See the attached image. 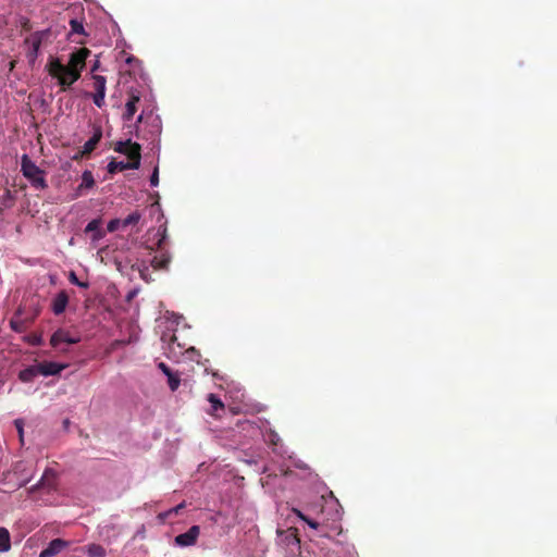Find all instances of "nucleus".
I'll use <instances>...</instances> for the list:
<instances>
[{"mask_svg":"<svg viewBox=\"0 0 557 557\" xmlns=\"http://www.w3.org/2000/svg\"><path fill=\"white\" fill-rule=\"evenodd\" d=\"M95 185L94 175L90 171L86 170L82 175V183L78 186V190L81 191L84 188H91Z\"/></svg>","mask_w":557,"mask_h":557,"instance_id":"b1692460","label":"nucleus"},{"mask_svg":"<svg viewBox=\"0 0 557 557\" xmlns=\"http://www.w3.org/2000/svg\"><path fill=\"white\" fill-rule=\"evenodd\" d=\"M87 553L90 557H104L106 556L104 548L98 544H90L87 547Z\"/></svg>","mask_w":557,"mask_h":557,"instance_id":"a878e982","label":"nucleus"},{"mask_svg":"<svg viewBox=\"0 0 557 557\" xmlns=\"http://www.w3.org/2000/svg\"><path fill=\"white\" fill-rule=\"evenodd\" d=\"M14 205V197L10 189H4L3 195L0 197V213L11 208Z\"/></svg>","mask_w":557,"mask_h":557,"instance_id":"412c9836","label":"nucleus"},{"mask_svg":"<svg viewBox=\"0 0 557 557\" xmlns=\"http://www.w3.org/2000/svg\"><path fill=\"white\" fill-rule=\"evenodd\" d=\"M50 34L49 29L41 30V32H35L32 34L28 38L25 39V44L30 46V49L27 53V58L30 62L35 61L38 57L40 46L42 44V40L47 38Z\"/></svg>","mask_w":557,"mask_h":557,"instance_id":"6e6552de","label":"nucleus"},{"mask_svg":"<svg viewBox=\"0 0 557 557\" xmlns=\"http://www.w3.org/2000/svg\"><path fill=\"white\" fill-rule=\"evenodd\" d=\"M99 67V62H96L91 67V73L96 72Z\"/></svg>","mask_w":557,"mask_h":557,"instance_id":"4c0bfd02","label":"nucleus"},{"mask_svg":"<svg viewBox=\"0 0 557 557\" xmlns=\"http://www.w3.org/2000/svg\"><path fill=\"white\" fill-rule=\"evenodd\" d=\"M166 239V228L162 231L161 237L157 243V249L160 251L150 260V265L153 270L168 271L171 263V255L164 249V243Z\"/></svg>","mask_w":557,"mask_h":557,"instance_id":"423d86ee","label":"nucleus"},{"mask_svg":"<svg viewBox=\"0 0 557 557\" xmlns=\"http://www.w3.org/2000/svg\"><path fill=\"white\" fill-rule=\"evenodd\" d=\"M69 281H70L72 284L77 285V286H79V287H83V288H87V287H88V283H86V282H81V281L77 278V276H76L75 272H73V271H71V272H70Z\"/></svg>","mask_w":557,"mask_h":557,"instance_id":"7c9ffc66","label":"nucleus"},{"mask_svg":"<svg viewBox=\"0 0 557 557\" xmlns=\"http://www.w3.org/2000/svg\"><path fill=\"white\" fill-rule=\"evenodd\" d=\"M293 512L302 521H305L311 529L317 530L319 528V523L312 519H309L305 516L299 509L294 508Z\"/></svg>","mask_w":557,"mask_h":557,"instance_id":"cd10ccee","label":"nucleus"},{"mask_svg":"<svg viewBox=\"0 0 557 557\" xmlns=\"http://www.w3.org/2000/svg\"><path fill=\"white\" fill-rule=\"evenodd\" d=\"M140 101V92L138 90L132 89L128 92V100L125 104V112L123 114V119L125 121H131L134 114L137 111V103Z\"/></svg>","mask_w":557,"mask_h":557,"instance_id":"ddd939ff","label":"nucleus"},{"mask_svg":"<svg viewBox=\"0 0 557 557\" xmlns=\"http://www.w3.org/2000/svg\"><path fill=\"white\" fill-rule=\"evenodd\" d=\"M57 486V472L50 468L46 469L39 482L32 487V491L42 488L52 491Z\"/></svg>","mask_w":557,"mask_h":557,"instance_id":"9b49d317","label":"nucleus"},{"mask_svg":"<svg viewBox=\"0 0 557 557\" xmlns=\"http://www.w3.org/2000/svg\"><path fill=\"white\" fill-rule=\"evenodd\" d=\"M10 324H11V327L14 330V331H17V332H21L22 331V326H21V323L15 321V320H11L10 321Z\"/></svg>","mask_w":557,"mask_h":557,"instance_id":"f704fd0d","label":"nucleus"},{"mask_svg":"<svg viewBox=\"0 0 557 557\" xmlns=\"http://www.w3.org/2000/svg\"><path fill=\"white\" fill-rule=\"evenodd\" d=\"M102 138V129L100 126L95 127L92 136L84 144L82 154H90Z\"/></svg>","mask_w":557,"mask_h":557,"instance_id":"f3484780","label":"nucleus"},{"mask_svg":"<svg viewBox=\"0 0 557 557\" xmlns=\"http://www.w3.org/2000/svg\"><path fill=\"white\" fill-rule=\"evenodd\" d=\"M70 546V542L62 539L52 540L46 548H44L39 557H53Z\"/></svg>","mask_w":557,"mask_h":557,"instance_id":"f8f14e48","label":"nucleus"},{"mask_svg":"<svg viewBox=\"0 0 557 557\" xmlns=\"http://www.w3.org/2000/svg\"><path fill=\"white\" fill-rule=\"evenodd\" d=\"M89 49L81 48L75 52L71 53L69 64L65 66L74 70H84L86 65V59L89 57Z\"/></svg>","mask_w":557,"mask_h":557,"instance_id":"9d476101","label":"nucleus"},{"mask_svg":"<svg viewBox=\"0 0 557 557\" xmlns=\"http://www.w3.org/2000/svg\"><path fill=\"white\" fill-rule=\"evenodd\" d=\"M122 226V220L113 219L108 223V232L113 233L119 230V227Z\"/></svg>","mask_w":557,"mask_h":557,"instance_id":"2f4dec72","label":"nucleus"},{"mask_svg":"<svg viewBox=\"0 0 557 557\" xmlns=\"http://www.w3.org/2000/svg\"><path fill=\"white\" fill-rule=\"evenodd\" d=\"M158 368L168 376L172 373V370L169 366H166L164 362H160L158 364Z\"/></svg>","mask_w":557,"mask_h":557,"instance_id":"72a5a7b5","label":"nucleus"},{"mask_svg":"<svg viewBox=\"0 0 557 557\" xmlns=\"http://www.w3.org/2000/svg\"><path fill=\"white\" fill-rule=\"evenodd\" d=\"M168 384L172 392H175L181 384V379L177 373L172 372L170 375H168Z\"/></svg>","mask_w":557,"mask_h":557,"instance_id":"c85d7f7f","label":"nucleus"},{"mask_svg":"<svg viewBox=\"0 0 557 557\" xmlns=\"http://www.w3.org/2000/svg\"><path fill=\"white\" fill-rule=\"evenodd\" d=\"M141 219V214L138 211H134L128 214L124 220H122V227H127L129 225L137 224Z\"/></svg>","mask_w":557,"mask_h":557,"instance_id":"393cba45","label":"nucleus"},{"mask_svg":"<svg viewBox=\"0 0 557 557\" xmlns=\"http://www.w3.org/2000/svg\"><path fill=\"white\" fill-rule=\"evenodd\" d=\"M47 67L49 75L58 79L62 90H66L67 87L77 82L83 71L69 69L59 59H51Z\"/></svg>","mask_w":557,"mask_h":557,"instance_id":"f257e3e1","label":"nucleus"},{"mask_svg":"<svg viewBox=\"0 0 557 557\" xmlns=\"http://www.w3.org/2000/svg\"><path fill=\"white\" fill-rule=\"evenodd\" d=\"M69 304V295L65 290H61L52 300V311L55 315L62 314Z\"/></svg>","mask_w":557,"mask_h":557,"instance_id":"dca6fc26","label":"nucleus"},{"mask_svg":"<svg viewBox=\"0 0 557 557\" xmlns=\"http://www.w3.org/2000/svg\"><path fill=\"white\" fill-rule=\"evenodd\" d=\"M185 507V504L182 503L180 505H177L176 507H174L173 509H171L169 512H175V513H178L180 510H182L183 508Z\"/></svg>","mask_w":557,"mask_h":557,"instance_id":"e433bc0d","label":"nucleus"},{"mask_svg":"<svg viewBox=\"0 0 557 557\" xmlns=\"http://www.w3.org/2000/svg\"><path fill=\"white\" fill-rule=\"evenodd\" d=\"M200 535V527L193 525L188 529L187 532L178 534L174 539V543L180 547H188L196 544L198 537Z\"/></svg>","mask_w":557,"mask_h":557,"instance_id":"1a4fd4ad","label":"nucleus"},{"mask_svg":"<svg viewBox=\"0 0 557 557\" xmlns=\"http://www.w3.org/2000/svg\"><path fill=\"white\" fill-rule=\"evenodd\" d=\"M94 81V94H86L92 98L94 103L98 108H102L106 104V90H107V79L102 75H92Z\"/></svg>","mask_w":557,"mask_h":557,"instance_id":"0eeeda50","label":"nucleus"},{"mask_svg":"<svg viewBox=\"0 0 557 557\" xmlns=\"http://www.w3.org/2000/svg\"><path fill=\"white\" fill-rule=\"evenodd\" d=\"M21 172L35 189L44 190L48 187L46 172L37 166L28 154L21 158Z\"/></svg>","mask_w":557,"mask_h":557,"instance_id":"20e7f679","label":"nucleus"},{"mask_svg":"<svg viewBox=\"0 0 557 557\" xmlns=\"http://www.w3.org/2000/svg\"><path fill=\"white\" fill-rule=\"evenodd\" d=\"M37 375H39L37 366H30L24 370H22L18 374V377L22 382L28 383L32 382Z\"/></svg>","mask_w":557,"mask_h":557,"instance_id":"aec40b11","label":"nucleus"},{"mask_svg":"<svg viewBox=\"0 0 557 557\" xmlns=\"http://www.w3.org/2000/svg\"><path fill=\"white\" fill-rule=\"evenodd\" d=\"M150 267L151 265H148L145 261H143L139 265H138V271H139V274H140V277L146 281V282H151L153 281L152 277H151V273H150Z\"/></svg>","mask_w":557,"mask_h":557,"instance_id":"bb28decb","label":"nucleus"},{"mask_svg":"<svg viewBox=\"0 0 557 557\" xmlns=\"http://www.w3.org/2000/svg\"><path fill=\"white\" fill-rule=\"evenodd\" d=\"M207 399L211 405V409L208 411L209 414L216 416V411L224 409V404L218 395L210 393Z\"/></svg>","mask_w":557,"mask_h":557,"instance_id":"6ab92c4d","label":"nucleus"},{"mask_svg":"<svg viewBox=\"0 0 557 557\" xmlns=\"http://www.w3.org/2000/svg\"><path fill=\"white\" fill-rule=\"evenodd\" d=\"M141 120H143V115H139V116H138V119H137V121H138V122H141Z\"/></svg>","mask_w":557,"mask_h":557,"instance_id":"58836bf2","label":"nucleus"},{"mask_svg":"<svg viewBox=\"0 0 557 557\" xmlns=\"http://www.w3.org/2000/svg\"><path fill=\"white\" fill-rule=\"evenodd\" d=\"M11 548L10 533L5 528H0V552H8Z\"/></svg>","mask_w":557,"mask_h":557,"instance_id":"4be33fe9","label":"nucleus"},{"mask_svg":"<svg viewBox=\"0 0 557 557\" xmlns=\"http://www.w3.org/2000/svg\"><path fill=\"white\" fill-rule=\"evenodd\" d=\"M127 169H131V165L128 162L116 161L114 159L108 164L109 173H116V172H121V171H124Z\"/></svg>","mask_w":557,"mask_h":557,"instance_id":"5701e85b","label":"nucleus"},{"mask_svg":"<svg viewBox=\"0 0 557 557\" xmlns=\"http://www.w3.org/2000/svg\"><path fill=\"white\" fill-rule=\"evenodd\" d=\"M101 220L94 219L85 227L86 233H92V239L98 240L104 236V233L100 228Z\"/></svg>","mask_w":557,"mask_h":557,"instance_id":"a211bd4d","label":"nucleus"},{"mask_svg":"<svg viewBox=\"0 0 557 557\" xmlns=\"http://www.w3.org/2000/svg\"><path fill=\"white\" fill-rule=\"evenodd\" d=\"M47 67L49 75L58 79L62 90H66L67 87L77 82L83 71L69 69L59 59H51Z\"/></svg>","mask_w":557,"mask_h":557,"instance_id":"7ed1b4c3","label":"nucleus"},{"mask_svg":"<svg viewBox=\"0 0 557 557\" xmlns=\"http://www.w3.org/2000/svg\"><path fill=\"white\" fill-rule=\"evenodd\" d=\"M114 150L120 153H124L128 158V163L131 165L132 170H136L140 166V159H141V148L140 145L137 143H133L131 139H127L125 141H117Z\"/></svg>","mask_w":557,"mask_h":557,"instance_id":"39448f33","label":"nucleus"},{"mask_svg":"<svg viewBox=\"0 0 557 557\" xmlns=\"http://www.w3.org/2000/svg\"><path fill=\"white\" fill-rule=\"evenodd\" d=\"M47 67L49 75L58 79L62 90H66L67 87L77 82L83 71L69 69L59 59H51Z\"/></svg>","mask_w":557,"mask_h":557,"instance_id":"f03ea898","label":"nucleus"},{"mask_svg":"<svg viewBox=\"0 0 557 557\" xmlns=\"http://www.w3.org/2000/svg\"><path fill=\"white\" fill-rule=\"evenodd\" d=\"M71 32L73 34L85 35L84 25L82 22L73 18L70 21Z\"/></svg>","mask_w":557,"mask_h":557,"instance_id":"c756f323","label":"nucleus"},{"mask_svg":"<svg viewBox=\"0 0 557 557\" xmlns=\"http://www.w3.org/2000/svg\"><path fill=\"white\" fill-rule=\"evenodd\" d=\"M79 338L72 337L69 332L64 330H58L55 331L51 338L50 344L52 347H59L61 344H76L78 343Z\"/></svg>","mask_w":557,"mask_h":557,"instance_id":"2eb2a0df","label":"nucleus"},{"mask_svg":"<svg viewBox=\"0 0 557 557\" xmlns=\"http://www.w3.org/2000/svg\"><path fill=\"white\" fill-rule=\"evenodd\" d=\"M15 426H16V429L18 431L20 438L23 442V426H22V422L20 420H16L15 421Z\"/></svg>","mask_w":557,"mask_h":557,"instance_id":"c9c22d12","label":"nucleus"},{"mask_svg":"<svg viewBox=\"0 0 557 557\" xmlns=\"http://www.w3.org/2000/svg\"><path fill=\"white\" fill-rule=\"evenodd\" d=\"M159 184V170L156 168L150 176V185L157 186Z\"/></svg>","mask_w":557,"mask_h":557,"instance_id":"473e14b6","label":"nucleus"},{"mask_svg":"<svg viewBox=\"0 0 557 557\" xmlns=\"http://www.w3.org/2000/svg\"><path fill=\"white\" fill-rule=\"evenodd\" d=\"M36 366H37L38 373L44 376L57 375L63 369L66 368L65 364L53 362V361H44Z\"/></svg>","mask_w":557,"mask_h":557,"instance_id":"4468645a","label":"nucleus"}]
</instances>
